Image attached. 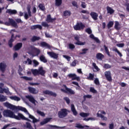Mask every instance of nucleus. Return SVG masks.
Returning a JSON list of instances; mask_svg holds the SVG:
<instances>
[{"label": "nucleus", "instance_id": "nucleus-61", "mask_svg": "<svg viewBox=\"0 0 129 129\" xmlns=\"http://www.w3.org/2000/svg\"><path fill=\"white\" fill-rule=\"evenodd\" d=\"M77 64L76 60H74L73 62H72V63L71 64V66L72 67H76Z\"/></svg>", "mask_w": 129, "mask_h": 129}, {"label": "nucleus", "instance_id": "nucleus-57", "mask_svg": "<svg viewBox=\"0 0 129 129\" xmlns=\"http://www.w3.org/2000/svg\"><path fill=\"white\" fill-rule=\"evenodd\" d=\"M41 25H42V26H43L44 27H49L48 23H47L46 22H42V23H41Z\"/></svg>", "mask_w": 129, "mask_h": 129}, {"label": "nucleus", "instance_id": "nucleus-34", "mask_svg": "<svg viewBox=\"0 0 129 129\" xmlns=\"http://www.w3.org/2000/svg\"><path fill=\"white\" fill-rule=\"evenodd\" d=\"M62 0H55V5L56 7H60L62 5Z\"/></svg>", "mask_w": 129, "mask_h": 129}, {"label": "nucleus", "instance_id": "nucleus-25", "mask_svg": "<svg viewBox=\"0 0 129 129\" xmlns=\"http://www.w3.org/2000/svg\"><path fill=\"white\" fill-rule=\"evenodd\" d=\"M51 120V118H46L44 119H43V121L40 122L41 125H43L45 124H46L47 123H48Z\"/></svg>", "mask_w": 129, "mask_h": 129}, {"label": "nucleus", "instance_id": "nucleus-5", "mask_svg": "<svg viewBox=\"0 0 129 129\" xmlns=\"http://www.w3.org/2000/svg\"><path fill=\"white\" fill-rule=\"evenodd\" d=\"M68 114V110L66 108L60 109V111L58 112V117L60 118H65Z\"/></svg>", "mask_w": 129, "mask_h": 129}, {"label": "nucleus", "instance_id": "nucleus-18", "mask_svg": "<svg viewBox=\"0 0 129 129\" xmlns=\"http://www.w3.org/2000/svg\"><path fill=\"white\" fill-rule=\"evenodd\" d=\"M55 20H56V18H52L51 17L50 15H48L47 16V18L46 21L47 23H53V21H55Z\"/></svg>", "mask_w": 129, "mask_h": 129}, {"label": "nucleus", "instance_id": "nucleus-33", "mask_svg": "<svg viewBox=\"0 0 129 129\" xmlns=\"http://www.w3.org/2000/svg\"><path fill=\"white\" fill-rule=\"evenodd\" d=\"M40 39V37L34 36L32 37L31 39L30 40L32 42H34L36 41L39 40Z\"/></svg>", "mask_w": 129, "mask_h": 129}, {"label": "nucleus", "instance_id": "nucleus-53", "mask_svg": "<svg viewBox=\"0 0 129 129\" xmlns=\"http://www.w3.org/2000/svg\"><path fill=\"white\" fill-rule=\"evenodd\" d=\"M86 33H88V34L89 35L91 34L92 33V30H91V29H90V28H87V29H86Z\"/></svg>", "mask_w": 129, "mask_h": 129}, {"label": "nucleus", "instance_id": "nucleus-39", "mask_svg": "<svg viewBox=\"0 0 129 129\" xmlns=\"http://www.w3.org/2000/svg\"><path fill=\"white\" fill-rule=\"evenodd\" d=\"M88 127V126L87 125H85V126H82L81 124L78 123L76 124V127L77 128H79L80 129H83L84 127Z\"/></svg>", "mask_w": 129, "mask_h": 129}, {"label": "nucleus", "instance_id": "nucleus-14", "mask_svg": "<svg viewBox=\"0 0 129 129\" xmlns=\"http://www.w3.org/2000/svg\"><path fill=\"white\" fill-rule=\"evenodd\" d=\"M105 76L106 79H107V80L111 82L112 81V77L111 76V72L109 71L105 72Z\"/></svg>", "mask_w": 129, "mask_h": 129}, {"label": "nucleus", "instance_id": "nucleus-16", "mask_svg": "<svg viewBox=\"0 0 129 129\" xmlns=\"http://www.w3.org/2000/svg\"><path fill=\"white\" fill-rule=\"evenodd\" d=\"M28 91L32 94H37L38 93V91L32 87H28Z\"/></svg>", "mask_w": 129, "mask_h": 129}, {"label": "nucleus", "instance_id": "nucleus-48", "mask_svg": "<svg viewBox=\"0 0 129 129\" xmlns=\"http://www.w3.org/2000/svg\"><path fill=\"white\" fill-rule=\"evenodd\" d=\"M84 98V101H85L86 100V98H92V95H85L83 97Z\"/></svg>", "mask_w": 129, "mask_h": 129}, {"label": "nucleus", "instance_id": "nucleus-31", "mask_svg": "<svg viewBox=\"0 0 129 129\" xmlns=\"http://www.w3.org/2000/svg\"><path fill=\"white\" fill-rule=\"evenodd\" d=\"M10 99H12V100H14L15 101H20L21 100V98L20 97H17L16 96H10Z\"/></svg>", "mask_w": 129, "mask_h": 129}, {"label": "nucleus", "instance_id": "nucleus-7", "mask_svg": "<svg viewBox=\"0 0 129 129\" xmlns=\"http://www.w3.org/2000/svg\"><path fill=\"white\" fill-rule=\"evenodd\" d=\"M68 76L69 79H72V80H77L78 82L81 81L80 77H77L75 74H69Z\"/></svg>", "mask_w": 129, "mask_h": 129}, {"label": "nucleus", "instance_id": "nucleus-11", "mask_svg": "<svg viewBox=\"0 0 129 129\" xmlns=\"http://www.w3.org/2000/svg\"><path fill=\"white\" fill-rule=\"evenodd\" d=\"M43 93L44 94L48 95L49 96H53L54 97H56L57 96V94L55 93H53V92H51V91H49L48 90H46L43 92Z\"/></svg>", "mask_w": 129, "mask_h": 129}, {"label": "nucleus", "instance_id": "nucleus-58", "mask_svg": "<svg viewBox=\"0 0 129 129\" xmlns=\"http://www.w3.org/2000/svg\"><path fill=\"white\" fill-rule=\"evenodd\" d=\"M116 46L120 48H123L124 46V43H118L116 44Z\"/></svg>", "mask_w": 129, "mask_h": 129}, {"label": "nucleus", "instance_id": "nucleus-36", "mask_svg": "<svg viewBox=\"0 0 129 129\" xmlns=\"http://www.w3.org/2000/svg\"><path fill=\"white\" fill-rule=\"evenodd\" d=\"M103 47L105 49L106 53H107V54L108 55V56H111V55H110V52L109 51V49H108L107 46H106V45H104Z\"/></svg>", "mask_w": 129, "mask_h": 129}, {"label": "nucleus", "instance_id": "nucleus-44", "mask_svg": "<svg viewBox=\"0 0 129 129\" xmlns=\"http://www.w3.org/2000/svg\"><path fill=\"white\" fill-rule=\"evenodd\" d=\"M37 113H38L39 115H40L41 116L44 117L45 116V113L44 112H41L39 110H37Z\"/></svg>", "mask_w": 129, "mask_h": 129}, {"label": "nucleus", "instance_id": "nucleus-27", "mask_svg": "<svg viewBox=\"0 0 129 129\" xmlns=\"http://www.w3.org/2000/svg\"><path fill=\"white\" fill-rule=\"evenodd\" d=\"M8 98L7 96H4V95H0V102H3L7 101Z\"/></svg>", "mask_w": 129, "mask_h": 129}, {"label": "nucleus", "instance_id": "nucleus-51", "mask_svg": "<svg viewBox=\"0 0 129 129\" xmlns=\"http://www.w3.org/2000/svg\"><path fill=\"white\" fill-rule=\"evenodd\" d=\"M27 12L28 14V15L29 17H31L32 15H31V7H27Z\"/></svg>", "mask_w": 129, "mask_h": 129}, {"label": "nucleus", "instance_id": "nucleus-22", "mask_svg": "<svg viewBox=\"0 0 129 129\" xmlns=\"http://www.w3.org/2000/svg\"><path fill=\"white\" fill-rule=\"evenodd\" d=\"M37 29L42 30V27L41 26V25H36L32 26L31 27H30V29L31 30H36Z\"/></svg>", "mask_w": 129, "mask_h": 129}, {"label": "nucleus", "instance_id": "nucleus-19", "mask_svg": "<svg viewBox=\"0 0 129 129\" xmlns=\"http://www.w3.org/2000/svg\"><path fill=\"white\" fill-rule=\"evenodd\" d=\"M7 68V65L3 62L0 63V71L2 72V73H5L6 68Z\"/></svg>", "mask_w": 129, "mask_h": 129}, {"label": "nucleus", "instance_id": "nucleus-55", "mask_svg": "<svg viewBox=\"0 0 129 129\" xmlns=\"http://www.w3.org/2000/svg\"><path fill=\"white\" fill-rule=\"evenodd\" d=\"M64 100L66 101L67 104H70V99L68 97H64Z\"/></svg>", "mask_w": 129, "mask_h": 129}, {"label": "nucleus", "instance_id": "nucleus-20", "mask_svg": "<svg viewBox=\"0 0 129 129\" xmlns=\"http://www.w3.org/2000/svg\"><path fill=\"white\" fill-rule=\"evenodd\" d=\"M104 55H103L102 53H98L96 54V58L97 59H99L100 60H102L103 58H104Z\"/></svg>", "mask_w": 129, "mask_h": 129}, {"label": "nucleus", "instance_id": "nucleus-49", "mask_svg": "<svg viewBox=\"0 0 129 129\" xmlns=\"http://www.w3.org/2000/svg\"><path fill=\"white\" fill-rule=\"evenodd\" d=\"M82 52L80 53V54L83 55V54H85L86 53H87V51H88V48H84V49H82Z\"/></svg>", "mask_w": 129, "mask_h": 129}, {"label": "nucleus", "instance_id": "nucleus-17", "mask_svg": "<svg viewBox=\"0 0 129 129\" xmlns=\"http://www.w3.org/2000/svg\"><path fill=\"white\" fill-rule=\"evenodd\" d=\"M90 15L94 20L96 21L97 20H98V13H96V12H91Z\"/></svg>", "mask_w": 129, "mask_h": 129}, {"label": "nucleus", "instance_id": "nucleus-43", "mask_svg": "<svg viewBox=\"0 0 129 129\" xmlns=\"http://www.w3.org/2000/svg\"><path fill=\"white\" fill-rule=\"evenodd\" d=\"M21 79H23L25 80L26 81H32L33 80V78H29L28 77H21Z\"/></svg>", "mask_w": 129, "mask_h": 129}, {"label": "nucleus", "instance_id": "nucleus-4", "mask_svg": "<svg viewBox=\"0 0 129 129\" xmlns=\"http://www.w3.org/2000/svg\"><path fill=\"white\" fill-rule=\"evenodd\" d=\"M0 24H4L7 26H12L14 27H16L17 26H18V25L17 24L16 22L12 18H9L8 22H6L4 23L3 21L0 20Z\"/></svg>", "mask_w": 129, "mask_h": 129}, {"label": "nucleus", "instance_id": "nucleus-3", "mask_svg": "<svg viewBox=\"0 0 129 129\" xmlns=\"http://www.w3.org/2000/svg\"><path fill=\"white\" fill-rule=\"evenodd\" d=\"M12 32H16V30L13 29L11 30L10 31V34L12 35L11 36V38L10 40H9L8 41V45L9 46H10V48H12V46H13V43L14 42V41H15V40H16V39L17 38H21V35H16L15 36V34L14 33H13Z\"/></svg>", "mask_w": 129, "mask_h": 129}, {"label": "nucleus", "instance_id": "nucleus-1", "mask_svg": "<svg viewBox=\"0 0 129 129\" xmlns=\"http://www.w3.org/2000/svg\"><path fill=\"white\" fill-rule=\"evenodd\" d=\"M4 106L7 107L9 109L14 110H21V111H23L25 113H27V114H28L29 117L32 119V123H37L38 121V120L35 117V116H33V115H31L27 111V109L26 108L21 107V106H16L14 105H12L10 103H9V102H6L4 103Z\"/></svg>", "mask_w": 129, "mask_h": 129}, {"label": "nucleus", "instance_id": "nucleus-10", "mask_svg": "<svg viewBox=\"0 0 129 129\" xmlns=\"http://www.w3.org/2000/svg\"><path fill=\"white\" fill-rule=\"evenodd\" d=\"M64 87H65V90H66V91L65 90L61 89L62 91L66 93H68L69 94H75V92L72 89H71V88H68L66 86V85H64Z\"/></svg>", "mask_w": 129, "mask_h": 129}, {"label": "nucleus", "instance_id": "nucleus-29", "mask_svg": "<svg viewBox=\"0 0 129 129\" xmlns=\"http://www.w3.org/2000/svg\"><path fill=\"white\" fill-rule=\"evenodd\" d=\"M32 50L36 53V55L35 56H38L40 53V50L35 47L32 48Z\"/></svg>", "mask_w": 129, "mask_h": 129}, {"label": "nucleus", "instance_id": "nucleus-38", "mask_svg": "<svg viewBox=\"0 0 129 129\" xmlns=\"http://www.w3.org/2000/svg\"><path fill=\"white\" fill-rule=\"evenodd\" d=\"M94 78V75H93L92 74H89V77H88V78H87V79L90 80V81H93Z\"/></svg>", "mask_w": 129, "mask_h": 129}, {"label": "nucleus", "instance_id": "nucleus-62", "mask_svg": "<svg viewBox=\"0 0 129 129\" xmlns=\"http://www.w3.org/2000/svg\"><path fill=\"white\" fill-rule=\"evenodd\" d=\"M81 7L83 9H85L86 8V4L85 2H82Z\"/></svg>", "mask_w": 129, "mask_h": 129}, {"label": "nucleus", "instance_id": "nucleus-2", "mask_svg": "<svg viewBox=\"0 0 129 129\" xmlns=\"http://www.w3.org/2000/svg\"><path fill=\"white\" fill-rule=\"evenodd\" d=\"M3 115L5 117L14 118L18 120L23 119L24 120L31 122V120L28 118L25 117L22 113H18V116H17L15 115L14 112L8 109L4 110L3 111Z\"/></svg>", "mask_w": 129, "mask_h": 129}, {"label": "nucleus", "instance_id": "nucleus-37", "mask_svg": "<svg viewBox=\"0 0 129 129\" xmlns=\"http://www.w3.org/2000/svg\"><path fill=\"white\" fill-rule=\"evenodd\" d=\"M80 116H82L83 118H85L89 115V113L81 112V113H80Z\"/></svg>", "mask_w": 129, "mask_h": 129}, {"label": "nucleus", "instance_id": "nucleus-63", "mask_svg": "<svg viewBox=\"0 0 129 129\" xmlns=\"http://www.w3.org/2000/svg\"><path fill=\"white\" fill-rule=\"evenodd\" d=\"M109 129H114V124L113 123H111L109 124Z\"/></svg>", "mask_w": 129, "mask_h": 129}, {"label": "nucleus", "instance_id": "nucleus-45", "mask_svg": "<svg viewBox=\"0 0 129 129\" xmlns=\"http://www.w3.org/2000/svg\"><path fill=\"white\" fill-rule=\"evenodd\" d=\"M72 5L73 7H76V8H79V6L77 2L73 1L72 2Z\"/></svg>", "mask_w": 129, "mask_h": 129}, {"label": "nucleus", "instance_id": "nucleus-46", "mask_svg": "<svg viewBox=\"0 0 129 129\" xmlns=\"http://www.w3.org/2000/svg\"><path fill=\"white\" fill-rule=\"evenodd\" d=\"M69 48L71 50H73L75 48V46L74 44L69 43Z\"/></svg>", "mask_w": 129, "mask_h": 129}, {"label": "nucleus", "instance_id": "nucleus-8", "mask_svg": "<svg viewBox=\"0 0 129 129\" xmlns=\"http://www.w3.org/2000/svg\"><path fill=\"white\" fill-rule=\"evenodd\" d=\"M75 40L77 41L75 43L76 45L83 46L86 44L85 42H83L80 41V37L78 35L75 36Z\"/></svg>", "mask_w": 129, "mask_h": 129}, {"label": "nucleus", "instance_id": "nucleus-54", "mask_svg": "<svg viewBox=\"0 0 129 129\" xmlns=\"http://www.w3.org/2000/svg\"><path fill=\"white\" fill-rule=\"evenodd\" d=\"M63 56L65 59H66L67 60V61H70L71 58V56L67 55H63Z\"/></svg>", "mask_w": 129, "mask_h": 129}, {"label": "nucleus", "instance_id": "nucleus-47", "mask_svg": "<svg viewBox=\"0 0 129 129\" xmlns=\"http://www.w3.org/2000/svg\"><path fill=\"white\" fill-rule=\"evenodd\" d=\"M119 26V23L117 21L115 22L114 28L116 30H119L118 26Z\"/></svg>", "mask_w": 129, "mask_h": 129}, {"label": "nucleus", "instance_id": "nucleus-28", "mask_svg": "<svg viewBox=\"0 0 129 129\" xmlns=\"http://www.w3.org/2000/svg\"><path fill=\"white\" fill-rule=\"evenodd\" d=\"M71 111L73 112L74 115L76 116L77 115V112L75 109V105L74 104L71 105Z\"/></svg>", "mask_w": 129, "mask_h": 129}, {"label": "nucleus", "instance_id": "nucleus-59", "mask_svg": "<svg viewBox=\"0 0 129 129\" xmlns=\"http://www.w3.org/2000/svg\"><path fill=\"white\" fill-rule=\"evenodd\" d=\"M26 124H27V128H28V129H32L33 128L30 123L27 122Z\"/></svg>", "mask_w": 129, "mask_h": 129}, {"label": "nucleus", "instance_id": "nucleus-30", "mask_svg": "<svg viewBox=\"0 0 129 129\" xmlns=\"http://www.w3.org/2000/svg\"><path fill=\"white\" fill-rule=\"evenodd\" d=\"M38 7L40 10L42 12H45L46 11V9L45 8V6L44 4L41 3L39 4L38 5Z\"/></svg>", "mask_w": 129, "mask_h": 129}, {"label": "nucleus", "instance_id": "nucleus-13", "mask_svg": "<svg viewBox=\"0 0 129 129\" xmlns=\"http://www.w3.org/2000/svg\"><path fill=\"white\" fill-rule=\"evenodd\" d=\"M23 46V43L22 42L18 43L13 47V49L15 50V51H18L20 50Z\"/></svg>", "mask_w": 129, "mask_h": 129}, {"label": "nucleus", "instance_id": "nucleus-50", "mask_svg": "<svg viewBox=\"0 0 129 129\" xmlns=\"http://www.w3.org/2000/svg\"><path fill=\"white\" fill-rule=\"evenodd\" d=\"M104 68H105V69H109L111 68V66L109 65V64L108 63H105V64H104Z\"/></svg>", "mask_w": 129, "mask_h": 129}, {"label": "nucleus", "instance_id": "nucleus-41", "mask_svg": "<svg viewBox=\"0 0 129 129\" xmlns=\"http://www.w3.org/2000/svg\"><path fill=\"white\" fill-rule=\"evenodd\" d=\"M32 74H33L34 76H36L38 75H39L38 73V70H32Z\"/></svg>", "mask_w": 129, "mask_h": 129}, {"label": "nucleus", "instance_id": "nucleus-32", "mask_svg": "<svg viewBox=\"0 0 129 129\" xmlns=\"http://www.w3.org/2000/svg\"><path fill=\"white\" fill-rule=\"evenodd\" d=\"M97 116L98 117L101 118L102 120H107V118L106 117L99 113H97Z\"/></svg>", "mask_w": 129, "mask_h": 129}, {"label": "nucleus", "instance_id": "nucleus-9", "mask_svg": "<svg viewBox=\"0 0 129 129\" xmlns=\"http://www.w3.org/2000/svg\"><path fill=\"white\" fill-rule=\"evenodd\" d=\"M47 55L49 56V57L55 59H57L58 55H59L58 53H55L53 51H47Z\"/></svg>", "mask_w": 129, "mask_h": 129}, {"label": "nucleus", "instance_id": "nucleus-60", "mask_svg": "<svg viewBox=\"0 0 129 129\" xmlns=\"http://www.w3.org/2000/svg\"><path fill=\"white\" fill-rule=\"evenodd\" d=\"M94 83L96 85H99V81L98 78H95L94 80Z\"/></svg>", "mask_w": 129, "mask_h": 129}, {"label": "nucleus", "instance_id": "nucleus-40", "mask_svg": "<svg viewBox=\"0 0 129 129\" xmlns=\"http://www.w3.org/2000/svg\"><path fill=\"white\" fill-rule=\"evenodd\" d=\"M113 51H114L117 53H118V55L120 56V57H121L122 56V53L120 52V51L117 49V48H115L113 49Z\"/></svg>", "mask_w": 129, "mask_h": 129}, {"label": "nucleus", "instance_id": "nucleus-23", "mask_svg": "<svg viewBox=\"0 0 129 129\" xmlns=\"http://www.w3.org/2000/svg\"><path fill=\"white\" fill-rule=\"evenodd\" d=\"M38 72L39 75H40L41 76H44L45 75V71L43 70L42 67H40V69H38Z\"/></svg>", "mask_w": 129, "mask_h": 129}, {"label": "nucleus", "instance_id": "nucleus-24", "mask_svg": "<svg viewBox=\"0 0 129 129\" xmlns=\"http://www.w3.org/2000/svg\"><path fill=\"white\" fill-rule=\"evenodd\" d=\"M40 60L43 63H47L48 60L46 59V57H45L44 55H41L40 56Z\"/></svg>", "mask_w": 129, "mask_h": 129}, {"label": "nucleus", "instance_id": "nucleus-26", "mask_svg": "<svg viewBox=\"0 0 129 129\" xmlns=\"http://www.w3.org/2000/svg\"><path fill=\"white\" fill-rule=\"evenodd\" d=\"M107 12L108 14H110V15H112L114 13V10L112 9L111 7L107 6Z\"/></svg>", "mask_w": 129, "mask_h": 129}, {"label": "nucleus", "instance_id": "nucleus-56", "mask_svg": "<svg viewBox=\"0 0 129 129\" xmlns=\"http://www.w3.org/2000/svg\"><path fill=\"white\" fill-rule=\"evenodd\" d=\"M81 13L82 14H86V15H89L90 14V12L88 11V10H82L81 11Z\"/></svg>", "mask_w": 129, "mask_h": 129}, {"label": "nucleus", "instance_id": "nucleus-12", "mask_svg": "<svg viewBox=\"0 0 129 129\" xmlns=\"http://www.w3.org/2000/svg\"><path fill=\"white\" fill-rule=\"evenodd\" d=\"M26 98L28 99V101L30 102V103H32V104L36 105V102H37V101L34 98L33 96L31 95H27L26 96Z\"/></svg>", "mask_w": 129, "mask_h": 129}, {"label": "nucleus", "instance_id": "nucleus-15", "mask_svg": "<svg viewBox=\"0 0 129 129\" xmlns=\"http://www.w3.org/2000/svg\"><path fill=\"white\" fill-rule=\"evenodd\" d=\"M40 46L43 48H47L48 49H50L51 48L50 45H49L48 43H47L46 42L44 41L41 42Z\"/></svg>", "mask_w": 129, "mask_h": 129}, {"label": "nucleus", "instance_id": "nucleus-42", "mask_svg": "<svg viewBox=\"0 0 129 129\" xmlns=\"http://www.w3.org/2000/svg\"><path fill=\"white\" fill-rule=\"evenodd\" d=\"M113 25H114V22L112 21H110L109 22H108L107 24L108 28L109 29L110 28H112Z\"/></svg>", "mask_w": 129, "mask_h": 129}, {"label": "nucleus", "instance_id": "nucleus-21", "mask_svg": "<svg viewBox=\"0 0 129 129\" xmlns=\"http://www.w3.org/2000/svg\"><path fill=\"white\" fill-rule=\"evenodd\" d=\"M17 11L16 10H12L11 9H8L6 11V13H8L10 15H16L17 14Z\"/></svg>", "mask_w": 129, "mask_h": 129}, {"label": "nucleus", "instance_id": "nucleus-52", "mask_svg": "<svg viewBox=\"0 0 129 129\" xmlns=\"http://www.w3.org/2000/svg\"><path fill=\"white\" fill-rule=\"evenodd\" d=\"M90 92H92L93 94L97 93V91H96V90H95L94 87H90Z\"/></svg>", "mask_w": 129, "mask_h": 129}, {"label": "nucleus", "instance_id": "nucleus-6", "mask_svg": "<svg viewBox=\"0 0 129 129\" xmlns=\"http://www.w3.org/2000/svg\"><path fill=\"white\" fill-rule=\"evenodd\" d=\"M85 28V25H84L82 22L77 23V25L74 26V29H75L76 31L83 30Z\"/></svg>", "mask_w": 129, "mask_h": 129}, {"label": "nucleus", "instance_id": "nucleus-64", "mask_svg": "<svg viewBox=\"0 0 129 129\" xmlns=\"http://www.w3.org/2000/svg\"><path fill=\"white\" fill-rule=\"evenodd\" d=\"M126 10L127 12H129V3L125 4Z\"/></svg>", "mask_w": 129, "mask_h": 129}, {"label": "nucleus", "instance_id": "nucleus-35", "mask_svg": "<svg viewBox=\"0 0 129 129\" xmlns=\"http://www.w3.org/2000/svg\"><path fill=\"white\" fill-rule=\"evenodd\" d=\"M71 15V13L70 11L66 10L64 12H63V16L67 17V16H70Z\"/></svg>", "mask_w": 129, "mask_h": 129}]
</instances>
